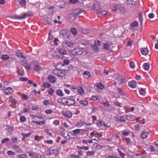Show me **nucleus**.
I'll list each match as a JSON object with an SVG mask.
<instances>
[{"mask_svg": "<svg viewBox=\"0 0 158 158\" xmlns=\"http://www.w3.org/2000/svg\"><path fill=\"white\" fill-rule=\"evenodd\" d=\"M84 48L77 47L74 49L72 51V54L73 56L81 55L84 52Z\"/></svg>", "mask_w": 158, "mask_h": 158, "instance_id": "obj_1", "label": "nucleus"}, {"mask_svg": "<svg viewBox=\"0 0 158 158\" xmlns=\"http://www.w3.org/2000/svg\"><path fill=\"white\" fill-rule=\"evenodd\" d=\"M84 12V10L80 8L76 9L74 10V12L72 14L71 18H73V20H75L77 18L76 16L77 15Z\"/></svg>", "mask_w": 158, "mask_h": 158, "instance_id": "obj_2", "label": "nucleus"}, {"mask_svg": "<svg viewBox=\"0 0 158 158\" xmlns=\"http://www.w3.org/2000/svg\"><path fill=\"white\" fill-rule=\"evenodd\" d=\"M53 73L55 75L61 77L65 76V74L64 73L62 72L60 70L57 69L53 70Z\"/></svg>", "mask_w": 158, "mask_h": 158, "instance_id": "obj_3", "label": "nucleus"}, {"mask_svg": "<svg viewBox=\"0 0 158 158\" xmlns=\"http://www.w3.org/2000/svg\"><path fill=\"white\" fill-rule=\"evenodd\" d=\"M62 114L64 116L66 117L67 118H71L73 115V114L72 112L70 111H62Z\"/></svg>", "mask_w": 158, "mask_h": 158, "instance_id": "obj_4", "label": "nucleus"}, {"mask_svg": "<svg viewBox=\"0 0 158 158\" xmlns=\"http://www.w3.org/2000/svg\"><path fill=\"white\" fill-rule=\"evenodd\" d=\"M75 101L72 98H69L68 99L66 105L68 106H74L76 104Z\"/></svg>", "mask_w": 158, "mask_h": 158, "instance_id": "obj_5", "label": "nucleus"}, {"mask_svg": "<svg viewBox=\"0 0 158 158\" xmlns=\"http://www.w3.org/2000/svg\"><path fill=\"white\" fill-rule=\"evenodd\" d=\"M14 92L13 89L10 87H8L4 90V93L6 95H10Z\"/></svg>", "mask_w": 158, "mask_h": 158, "instance_id": "obj_6", "label": "nucleus"}, {"mask_svg": "<svg viewBox=\"0 0 158 158\" xmlns=\"http://www.w3.org/2000/svg\"><path fill=\"white\" fill-rule=\"evenodd\" d=\"M126 117L128 120L130 121H133L135 120L138 121V118L136 117L134 115H127V116H126Z\"/></svg>", "mask_w": 158, "mask_h": 158, "instance_id": "obj_7", "label": "nucleus"}, {"mask_svg": "<svg viewBox=\"0 0 158 158\" xmlns=\"http://www.w3.org/2000/svg\"><path fill=\"white\" fill-rule=\"evenodd\" d=\"M99 45V40L95 41L94 45H92L91 47L96 51L98 50V46Z\"/></svg>", "mask_w": 158, "mask_h": 158, "instance_id": "obj_8", "label": "nucleus"}, {"mask_svg": "<svg viewBox=\"0 0 158 158\" xmlns=\"http://www.w3.org/2000/svg\"><path fill=\"white\" fill-rule=\"evenodd\" d=\"M126 116L123 115L118 116L117 118L118 121L121 122H124L126 121Z\"/></svg>", "mask_w": 158, "mask_h": 158, "instance_id": "obj_9", "label": "nucleus"}, {"mask_svg": "<svg viewBox=\"0 0 158 158\" xmlns=\"http://www.w3.org/2000/svg\"><path fill=\"white\" fill-rule=\"evenodd\" d=\"M128 85L131 88H135L136 86V82L135 81H131L128 83Z\"/></svg>", "mask_w": 158, "mask_h": 158, "instance_id": "obj_10", "label": "nucleus"}, {"mask_svg": "<svg viewBox=\"0 0 158 158\" xmlns=\"http://www.w3.org/2000/svg\"><path fill=\"white\" fill-rule=\"evenodd\" d=\"M149 50L147 48H143L141 50V53L143 55L146 56L148 54Z\"/></svg>", "mask_w": 158, "mask_h": 158, "instance_id": "obj_11", "label": "nucleus"}, {"mask_svg": "<svg viewBox=\"0 0 158 158\" xmlns=\"http://www.w3.org/2000/svg\"><path fill=\"white\" fill-rule=\"evenodd\" d=\"M66 47L69 48H72L73 47V43L69 41H67L65 43Z\"/></svg>", "mask_w": 158, "mask_h": 158, "instance_id": "obj_12", "label": "nucleus"}, {"mask_svg": "<svg viewBox=\"0 0 158 158\" xmlns=\"http://www.w3.org/2000/svg\"><path fill=\"white\" fill-rule=\"evenodd\" d=\"M148 133L145 131H143L141 133L140 136L142 139H144L146 138L148 136Z\"/></svg>", "mask_w": 158, "mask_h": 158, "instance_id": "obj_13", "label": "nucleus"}, {"mask_svg": "<svg viewBox=\"0 0 158 158\" xmlns=\"http://www.w3.org/2000/svg\"><path fill=\"white\" fill-rule=\"evenodd\" d=\"M48 78L50 82L53 83L56 81V78L52 75L49 76Z\"/></svg>", "mask_w": 158, "mask_h": 158, "instance_id": "obj_14", "label": "nucleus"}, {"mask_svg": "<svg viewBox=\"0 0 158 158\" xmlns=\"http://www.w3.org/2000/svg\"><path fill=\"white\" fill-rule=\"evenodd\" d=\"M29 16V15L27 14H21V16H17L16 17V18L17 19H25L26 18V17H28Z\"/></svg>", "mask_w": 158, "mask_h": 158, "instance_id": "obj_15", "label": "nucleus"}, {"mask_svg": "<svg viewBox=\"0 0 158 158\" xmlns=\"http://www.w3.org/2000/svg\"><path fill=\"white\" fill-rule=\"evenodd\" d=\"M126 78L125 77H123L118 81V83L119 85H121L126 82Z\"/></svg>", "mask_w": 158, "mask_h": 158, "instance_id": "obj_16", "label": "nucleus"}, {"mask_svg": "<svg viewBox=\"0 0 158 158\" xmlns=\"http://www.w3.org/2000/svg\"><path fill=\"white\" fill-rule=\"evenodd\" d=\"M117 90L118 93L121 95L125 96L126 95L125 92L120 88H117Z\"/></svg>", "mask_w": 158, "mask_h": 158, "instance_id": "obj_17", "label": "nucleus"}, {"mask_svg": "<svg viewBox=\"0 0 158 158\" xmlns=\"http://www.w3.org/2000/svg\"><path fill=\"white\" fill-rule=\"evenodd\" d=\"M77 89L78 92L79 94L81 95H83L84 92L83 88L81 87H78Z\"/></svg>", "mask_w": 158, "mask_h": 158, "instance_id": "obj_18", "label": "nucleus"}, {"mask_svg": "<svg viewBox=\"0 0 158 158\" xmlns=\"http://www.w3.org/2000/svg\"><path fill=\"white\" fill-rule=\"evenodd\" d=\"M79 103L81 105L85 106L88 104V102L86 101L81 100L79 102Z\"/></svg>", "mask_w": 158, "mask_h": 158, "instance_id": "obj_19", "label": "nucleus"}, {"mask_svg": "<svg viewBox=\"0 0 158 158\" xmlns=\"http://www.w3.org/2000/svg\"><path fill=\"white\" fill-rule=\"evenodd\" d=\"M139 94L142 95H145L146 94L145 89L141 88L139 90Z\"/></svg>", "mask_w": 158, "mask_h": 158, "instance_id": "obj_20", "label": "nucleus"}, {"mask_svg": "<svg viewBox=\"0 0 158 158\" xmlns=\"http://www.w3.org/2000/svg\"><path fill=\"white\" fill-rule=\"evenodd\" d=\"M32 122L33 123H35L39 124V125L44 124L46 123V121H32Z\"/></svg>", "mask_w": 158, "mask_h": 158, "instance_id": "obj_21", "label": "nucleus"}, {"mask_svg": "<svg viewBox=\"0 0 158 158\" xmlns=\"http://www.w3.org/2000/svg\"><path fill=\"white\" fill-rule=\"evenodd\" d=\"M56 94L60 97H62L64 96V93L61 90L59 89L56 91Z\"/></svg>", "mask_w": 158, "mask_h": 158, "instance_id": "obj_22", "label": "nucleus"}, {"mask_svg": "<svg viewBox=\"0 0 158 158\" xmlns=\"http://www.w3.org/2000/svg\"><path fill=\"white\" fill-rule=\"evenodd\" d=\"M68 98H61V103L65 105H66L67 102Z\"/></svg>", "mask_w": 158, "mask_h": 158, "instance_id": "obj_23", "label": "nucleus"}, {"mask_svg": "<svg viewBox=\"0 0 158 158\" xmlns=\"http://www.w3.org/2000/svg\"><path fill=\"white\" fill-rule=\"evenodd\" d=\"M81 130L82 132L85 131V130H83V129H76L73 130V131L75 134H77L80 133Z\"/></svg>", "mask_w": 158, "mask_h": 158, "instance_id": "obj_24", "label": "nucleus"}, {"mask_svg": "<svg viewBox=\"0 0 158 158\" xmlns=\"http://www.w3.org/2000/svg\"><path fill=\"white\" fill-rule=\"evenodd\" d=\"M16 55L20 58H26V57L23 55L22 52H17L16 53Z\"/></svg>", "mask_w": 158, "mask_h": 158, "instance_id": "obj_25", "label": "nucleus"}, {"mask_svg": "<svg viewBox=\"0 0 158 158\" xmlns=\"http://www.w3.org/2000/svg\"><path fill=\"white\" fill-rule=\"evenodd\" d=\"M93 9L97 11L99 9V5L98 3H95L93 5Z\"/></svg>", "mask_w": 158, "mask_h": 158, "instance_id": "obj_26", "label": "nucleus"}, {"mask_svg": "<svg viewBox=\"0 0 158 158\" xmlns=\"http://www.w3.org/2000/svg\"><path fill=\"white\" fill-rule=\"evenodd\" d=\"M143 68L145 70H148L149 69V66L148 63H145L143 65Z\"/></svg>", "mask_w": 158, "mask_h": 158, "instance_id": "obj_27", "label": "nucleus"}, {"mask_svg": "<svg viewBox=\"0 0 158 158\" xmlns=\"http://www.w3.org/2000/svg\"><path fill=\"white\" fill-rule=\"evenodd\" d=\"M34 70L36 71H38L41 70V67L38 65H35L34 67Z\"/></svg>", "mask_w": 158, "mask_h": 158, "instance_id": "obj_28", "label": "nucleus"}, {"mask_svg": "<svg viewBox=\"0 0 158 158\" xmlns=\"http://www.w3.org/2000/svg\"><path fill=\"white\" fill-rule=\"evenodd\" d=\"M126 3L128 5H132L135 4V2L133 0H127Z\"/></svg>", "mask_w": 158, "mask_h": 158, "instance_id": "obj_29", "label": "nucleus"}, {"mask_svg": "<svg viewBox=\"0 0 158 158\" xmlns=\"http://www.w3.org/2000/svg\"><path fill=\"white\" fill-rule=\"evenodd\" d=\"M59 52L60 53L61 55H64L66 54V51L64 49H60V50H59Z\"/></svg>", "mask_w": 158, "mask_h": 158, "instance_id": "obj_30", "label": "nucleus"}, {"mask_svg": "<svg viewBox=\"0 0 158 158\" xmlns=\"http://www.w3.org/2000/svg\"><path fill=\"white\" fill-rule=\"evenodd\" d=\"M54 92V90L52 88H49L48 90V93L49 94L52 96Z\"/></svg>", "mask_w": 158, "mask_h": 158, "instance_id": "obj_31", "label": "nucleus"}, {"mask_svg": "<svg viewBox=\"0 0 158 158\" xmlns=\"http://www.w3.org/2000/svg\"><path fill=\"white\" fill-rule=\"evenodd\" d=\"M129 66L132 69H134L135 67V63L133 61H131L130 63Z\"/></svg>", "mask_w": 158, "mask_h": 158, "instance_id": "obj_32", "label": "nucleus"}, {"mask_svg": "<svg viewBox=\"0 0 158 158\" xmlns=\"http://www.w3.org/2000/svg\"><path fill=\"white\" fill-rule=\"evenodd\" d=\"M70 63V61L69 60H64L63 61V64H62V66H64L65 65H68Z\"/></svg>", "mask_w": 158, "mask_h": 158, "instance_id": "obj_33", "label": "nucleus"}, {"mask_svg": "<svg viewBox=\"0 0 158 158\" xmlns=\"http://www.w3.org/2000/svg\"><path fill=\"white\" fill-rule=\"evenodd\" d=\"M32 133L31 132H29L27 134H25L24 132H22L21 134V135H22L24 137H25V138L26 137H28Z\"/></svg>", "mask_w": 158, "mask_h": 158, "instance_id": "obj_34", "label": "nucleus"}, {"mask_svg": "<svg viewBox=\"0 0 158 158\" xmlns=\"http://www.w3.org/2000/svg\"><path fill=\"white\" fill-rule=\"evenodd\" d=\"M71 32L73 35H76L77 34V30L75 28H72L71 29Z\"/></svg>", "mask_w": 158, "mask_h": 158, "instance_id": "obj_35", "label": "nucleus"}, {"mask_svg": "<svg viewBox=\"0 0 158 158\" xmlns=\"http://www.w3.org/2000/svg\"><path fill=\"white\" fill-rule=\"evenodd\" d=\"M103 48L105 50H109L110 47L108 44H106L104 45Z\"/></svg>", "mask_w": 158, "mask_h": 158, "instance_id": "obj_36", "label": "nucleus"}, {"mask_svg": "<svg viewBox=\"0 0 158 158\" xmlns=\"http://www.w3.org/2000/svg\"><path fill=\"white\" fill-rule=\"evenodd\" d=\"M2 58L4 60H7L9 58V56L7 55H3L2 56Z\"/></svg>", "mask_w": 158, "mask_h": 158, "instance_id": "obj_37", "label": "nucleus"}, {"mask_svg": "<svg viewBox=\"0 0 158 158\" xmlns=\"http://www.w3.org/2000/svg\"><path fill=\"white\" fill-rule=\"evenodd\" d=\"M43 86L45 88H48L51 86V85L48 82L44 83Z\"/></svg>", "mask_w": 158, "mask_h": 158, "instance_id": "obj_38", "label": "nucleus"}, {"mask_svg": "<svg viewBox=\"0 0 158 158\" xmlns=\"http://www.w3.org/2000/svg\"><path fill=\"white\" fill-rule=\"evenodd\" d=\"M138 23L136 21H135L134 22L131 23V26L132 27H138Z\"/></svg>", "mask_w": 158, "mask_h": 158, "instance_id": "obj_39", "label": "nucleus"}, {"mask_svg": "<svg viewBox=\"0 0 158 158\" xmlns=\"http://www.w3.org/2000/svg\"><path fill=\"white\" fill-rule=\"evenodd\" d=\"M26 120V118L24 116H21L20 118V120L21 122H25Z\"/></svg>", "mask_w": 158, "mask_h": 158, "instance_id": "obj_40", "label": "nucleus"}, {"mask_svg": "<svg viewBox=\"0 0 158 158\" xmlns=\"http://www.w3.org/2000/svg\"><path fill=\"white\" fill-rule=\"evenodd\" d=\"M118 152L119 153L120 156H121L122 158H123L124 156H125V154L123 152H122L119 149L118 150Z\"/></svg>", "mask_w": 158, "mask_h": 158, "instance_id": "obj_41", "label": "nucleus"}, {"mask_svg": "<svg viewBox=\"0 0 158 158\" xmlns=\"http://www.w3.org/2000/svg\"><path fill=\"white\" fill-rule=\"evenodd\" d=\"M43 104L45 106H47L50 104L49 101L48 100H45L43 101Z\"/></svg>", "mask_w": 158, "mask_h": 158, "instance_id": "obj_42", "label": "nucleus"}, {"mask_svg": "<svg viewBox=\"0 0 158 158\" xmlns=\"http://www.w3.org/2000/svg\"><path fill=\"white\" fill-rule=\"evenodd\" d=\"M30 111V109L27 108H24L22 110V113H27L29 112Z\"/></svg>", "mask_w": 158, "mask_h": 158, "instance_id": "obj_43", "label": "nucleus"}, {"mask_svg": "<svg viewBox=\"0 0 158 158\" xmlns=\"http://www.w3.org/2000/svg\"><path fill=\"white\" fill-rule=\"evenodd\" d=\"M150 150V151L152 152L153 153H155V150L152 146H151L150 147L148 150Z\"/></svg>", "mask_w": 158, "mask_h": 158, "instance_id": "obj_44", "label": "nucleus"}, {"mask_svg": "<svg viewBox=\"0 0 158 158\" xmlns=\"http://www.w3.org/2000/svg\"><path fill=\"white\" fill-rule=\"evenodd\" d=\"M107 13L106 11L104 10L102 11H99V15L103 16L107 14Z\"/></svg>", "mask_w": 158, "mask_h": 158, "instance_id": "obj_45", "label": "nucleus"}, {"mask_svg": "<svg viewBox=\"0 0 158 158\" xmlns=\"http://www.w3.org/2000/svg\"><path fill=\"white\" fill-rule=\"evenodd\" d=\"M89 30L87 29L86 28H84L82 30V32L84 34H87L89 32Z\"/></svg>", "mask_w": 158, "mask_h": 158, "instance_id": "obj_46", "label": "nucleus"}, {"mask_svg": "<svg viewBox=\"0 0 158 158\" xmlns=\"http://www.w3.org/2000/svg\"><path fill=\"white\" fill-rule=\"evenodd\" d=\"M132 158H143V157L140 155L136 154L133 156Z\"/></svg>", "mask_w": 158, "mask_h": 158, "instance_id": "obj_47", "label": "nucleus"}, {"mask_svg": "<svg viewBox=\"0 0 158 158\" xmlns=\"http://www.w3.org/2000/svg\"><path fill=\"white\" fill-rule=\"evenodd\" d=\"M103 74L105 76H107L108 75L109 72V71L106 69H104L103 71Z\"/></svg>", "mask_w": 158, "mask_h": 158, "instance_id": "obj_48", "label": "nucleus"}, {"mask_svg": "<svg viewBox=\"0 0 158 158\" xmlns=\"http://www.w3.org/2000/svg\"><path fill=\"white\" fill-rule=\"evenodd\" d=\"M7 154L9 155L14 156L15 155V153L11 151H9L7 152Z\"/></svg>", "mask_w": 158, "mask_h": 158, "instance_id": "obj_49", "label": "nucleus"}, {"mask_svg": "<svg viewBox=\"0 0 158 158\" xmlns=\"http://www.w3.org/2000/svg\"><path fill=\"white\" fill-rule=\"evenodd\" d=\"M9 140V139L8 138H6L2 140L1 143L2 144H3L6 142H7Z\"/></svg>", "mask_w": 158, "mask_h": 158, "instance_id": "obj_50", "label": "nucleus"}, {"mask_svg": "<svg viewBox=\"0 0 158 158\" xmlns=\"http://www.w3.org/2000/svg\"><path fill=\"white\" fill-rule=\"evenodd\" d=\"M83 142L84 143H93V141L91 140H86L85 139H83Z\"/></svg>", "mask_w": 158, "mask_h": 158, "instance_id": "obj_51", "label": "nucleus"}, {"mask_svg": "<svg viewBox=\"0 0 158 158\" xmlns=\"http://www.w3.org/2000/svg\"><path fill=\"white\" fill-rule=\"evenodd\" d=\"M27 70H30L31 69V68L28 64H26L24 65Z\"/></svg>", "mask_w": 158, "mask_h": 158, "instance_id": "obj_52", "label": "nucleus"}, {"mask_svg": "<svg viewBox=\"0 0 158 158\" xmlns=\"http://www.w3.org/2000/svg\"><path fill=\"white\" fill-rule=\"evenodd\" d=\"M44 131L45 133H47V134L49 135L50 136H52V133L49 132V130L48 129H45Z\"/></svg>", "mask_w": 158, "mask_h": 158, "instance_id": "obj_53", "label": "nucleus"}, {"mask_svg": "<svg viewBox=\"0 0 158 158\" xmlns=\"http://www.w3.org/2000/svg\"><path fill=\"white\" fill-rule=\"evenodd\" d=\"M19 79L22 81H28V78L26 77H21Z\"/></svg>", "mask_w": 158, "mask_h": 158, "instance_id": "obj_54", "label": "nucleus"}, {"mask_svg": "<svg viewBox=\"0 0 158 158\" xmlns=\"http://www.w3.org/2000/svg\"><path fill=\"white\" fill-rule=\"evenodd\" d=\"M117 10V6L115 5L112 7V10L113 11H116Z\"/></svg>", "mask_w": 158, "mask_h": 158, "instance_id": "obj_55", "label": "nucleus"}, {"mask_svg": "<svg viewBox=\"0 0 158 158\" xmlns=\"http://www.w3.org/2000/svg\"><path fill=\"white\" fill-rule=\"evenodd\" d=\"M45 112L46 114H48L52 113L53 112V111L52 110H51L48 109V110H46L45 111Z\"/></svg>", "mask_w": 158, "mask_h": 158, "instance_id": "obj_56", "label": "nucleus"}, {"mask_svg": "<svg viewBox=\"0 0 158 158\" xmlns=\"http://www.w3.org/2000/svg\"><path fill=\"white\" fill-rule=\"evenodd\" d=\"M94 152H89L88 151L87 152V156H91V155H94Z\"/></svg>", "mask_w": 158, "mask_h": 158, "instance_id": "obj_57", "label": "nucleus"}, {"mask_svg": "<svg viewBox=\"0 0 158 158\" xmlns=\"http://www.w3.org/2000/svg\"><path fill=\"white\" fill-rule=\"evenodd\" d=\"M155 15L153 13H150L148 15L149 18L150 19H152L154 17Z\"/></svg>", "mask_w": 158, "mask_h": 158, "instance_id": "obj_58", "label": "nucleus"}, {"mask_svg": "<svg viewBox=\"0 0 158 158\" xmlns=\"http://www.w3.org/2000/svg\"><path fill=\"white\" fill-rule=\"evenodd\" d=\"M79 149H84L85 150H87L89 149V148L88 147L86 146V147H80L79 148H78Z\"/></svg>", "mask_w": 158, "mask_h": 158, "instance_id": "obj_59", "label": "nucleus"}, {"mask_svg": "<svg viewBox=\"0 0 158 158\" xmlns=\"http://www.w3.org/2000/svg\"><path fill=\"white\" fill-rule=\"evenodd\" d=\"M83 74L85 75H88L89 77H91V75L90 73L87 71H85L83 73Z\"/></svg>", "mask_w": 158, "mask_h": 158, "instance_id": "obj_60", "label": "nucleus"}, {"mask_svg": "<svg viewBox=\"0 0 158 158\" xmlns=\"http://www.w3.org/2000/svg\"><path fill=\"white\" fill-rule=\"evenodd\" d=\"M83 125V124L81 123H78L76 125V127L79 128L81 127Z\"/></svg>", "mask_w": 158, "mask_h": 158, "instance_id": "obj_61", "label": "nucleus"}, {"mask_svg": "<svg viewBox=\"0 0 158 158\" xmlns=\"http://www.w3.org/2000/svg\"><path fill=\"white\" fill-rule=\"evenodd\" d=\"M27 156V155L25 154H23L20 155H19L18 156V157L19 158H25Z\"/></svg>", "mask_w": 158, "mask_h": 158, "instance_id": "obj_62", "label": "nucleus"}, {"mask_svg": "<svg viewBox=\"0 0 158 158\" xmlns=\"http://www.w3.org/2000/svg\"><path fill=\"white\" fill-rule=\"evenodd\" d=\"M45 142L48 144H52L53 143V141L52 140H47L45 141Z\"/></svg>", "mask_w": 158, "mask_h": 158, "instance_id": "obj_63", "label": "nucleus"}, {"mask_svg": "<svg viewBox=\"0 0 158 158\" xmlns=\"http://www.w3.org/2000/svg\"><path fill=\"white\" fill-rule=\"evenodd\" d=\"M91 99L94 101H96L98 99V97L95 96H93Z\"/></svg>", "mask_w": 158, "mask_h": 158, "instance_id": "obj_64", "label": "nucleus"}]
</instances>
